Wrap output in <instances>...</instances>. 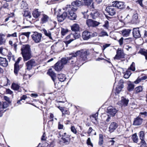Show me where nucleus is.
Here are the masks:
<instances>
[{
	"instance_id": "f257e3e1",
	"label": "nucleus",
	"mask_w": 147,
	"mask_h": 147,
	"mask_svg": "<svg viewBox=\"0 0 147 147\" xmlns=\"http://www.w3.org/2000/svg\"><path fill=\"white\" fill-rule=\"evenodd\" d=\"M21 54L24 61L30 60L32 57L30 46L28 44L23 45L21 49Z\"/></svg>"
},
{
	"instance_id": "f03ea898",
	"label": "nucleus",
	"mask_w": 147,
	"mask_h": 147,
	"mask_svg": "<svg viewBox=\"0 0 147 147\" xmlns=\"http://www.w3.org/2000/svg\"><path fill=\"white\" fill-rule=\"evenodd\" d=\"M72 53L74 59L75 58L74 57L76 58V65H78L80 62L87 59V55L86 51L82 52L80 51H78L76 52H72Z\"/></svg>"
},
{
	"instance_id": "7ed1b4c3",
	"label": "nucleus",
	"mask_w": 147,
	"mask_h": 147,
	"mask_svg": "<svg viewBox=\"0 0 147 147\" xmlns=\"http://www.w3.org/2000/svg\"><path fill=\"white\" fill-rule=\"evenodd\" d=\"M66 10L67 11V18L71 20H74L76 19V15L74 12L76 11L77 8L76 7H74L70 5H67L65 8Z\"/></svg>"
},
{
	"instance_id": "20e7f679",
	"label": "nucleus",
	"mask_w": 147,
	"mask_h": 147,
	"mask_svg": "<svg viewBox=\"0 0 147 147\" xmlns=\"http://www.w3.org/2000/svg\"><path fill=\"white\" fill-rule=\"evenodd\" d=\"M69 57H67L63 58L60 61H59V62L63 66L64 65L67 63L72 64L75 63L76 58L75 57H74L75 58L74 59L72 53H69Z\"/></svg>"
},
{
	"instance_id": "39448f33",
	"label": "nucleus",
	"mask_w": 147,
	"mask_h": 147,
	"mask_svg": "<svg viewBox=\"0 0 147 147\" xmlns=\"http://www.w3.org/2000/svg\"><path fill=\"white\" fill-rule=\"evenodd\" d=\"M31 37L34 42L37 43L40 42L42 37V34L38 32H34L31 35Z\"/></svg>"
},
{
	"instance_id": "423d86ee",
	"label": "nucleus",
	"mask_w": 147,
	"mask_h": 147,
	"mask_svg": "<svg viewBox=\"0 0 147 147\" xmlns=\"http://www.w3.org/2000/svg\"><path fill=\"white\" fill-rule=\"evenodd\" d=\"M60 136H62L61 139L62 140L63 143L67 145L69 143L70 140V136L67 134L65 132L62 134L61 133L59 134Z\"/></svg>"
},
{
	"instance_id": "0eeeda50",
	"label": "nucleus",
	"mask_w": 147,
	"mask_h": 147,
	"mask_svg": "<svg viewBox=\"0 0 147 147\" xmlns=\"http://www.w3.org/2000/svg\"><path fill=\"white\" fill-rule=\"evenodd\" d=\"M125 54L121 49H119L117 50L116 54L114 57V59L118 60L121 58H124L125 57Z\"/></svg>"
},
{
	"instance_id": "6e6552de",
	"label": "nucleus",
	"mask_w": 147,
	"mask_h": 147,
	"mask_svg": "<svg viewBox=\"0 0 147 147\" xmlns=\"http://www.w3.org/2000/svg\"><path fill=\"white\" fill-rule=\"evenodd\" d=\"M86 24L89 27H95L99 25V23L91 19H88L86 21Z\"/></svg>"
},
{
	"instance_id": "1a4fd4ad",
	"label": "nucleus",
	"mask_w": 147,
	"mask_h": 147,
	"mask_svg": "<svg viewBox=\"0 0 147 147\" xmlns=\"http://www.w3.org/2000/svg\"><path fill=\"white\" fill-rule=\"evenodd\" d=\"M36 65L35 60L34 59H31L29 60L26 63V69L29 70L31 69L33 66Z\"/></svg>"
},
{
	"instance_id": "9d476101",
	"label": "nucleus",
	"mask_w": 147,
	"mask_h": 147,
	"mask_svg": "<svg viewBox=\"0 0 147 147\" xmlns=\"http://www.w3.org/2000/svg\"><path fill=\"white\" fill-rule=\"evenodd\" d=\"M117 112L116 109L112 106H109L107 108V113L111 116H114Z\"/></svg>"
},
{
	"instance_id": "9b49d317",
	"label": "nucleus",
	"mask_w": 147,
	"mask_h": 147,
	"mask_svg": "<svg viewBox=\"0 0 147 147\" xmlns=\"http://www.w3.org/2000/svg\"><path fill=\"white\" fill-rule=\"evenodd\" d=\"M113 3L112 5L113 7L121 9H123L125 7V5L123 2L115 1L113 2Z\"/></svg>"
},
{
	"instance_id": "f8f14e48",
	"label": "nucleus",
	"mask_w": 147,
	"mask_h": 147,
	"mask_svg": "<svg viewBox=\"0 0 147 147\" xmlns=\"http://www.w3.org/2000/svg\"><path fill=\"white\" fill-rule=\"evenodd\" d=\"M67 12L65 11L60 14L59 13L57 15V18L59 22H61L63 21L65 18L67 17Z\"/></svg>"
},
{
	"instance_id": "ddd939ff",
	"label": "nucleus",
	"mask_w": 147,
	"mask_h": 147,
	"mask_svg": "<svg viewBox=\"0 0 147 147\" xmlns=\"http://www.w3.org/2000/svg\"><path fill=\"white\" fill-rule=\"evenodd\" d=\"M118 124L115 122H113L111 123L109 128V131L110 133H112L118 127Z\"/></svg>"
},
{
	"instance_id": "4468645a",
	"label": "nucleus",
	"mask_w": 147,
	"mask_h": 147,
	"mask_svg": "<svg viewBox=\"0 0 147 147\" xmlns=\"http://www.w3.org/2000/svg\"><path fill=\"white\" fill-rule=\"evenodd\" d=\"M113 7H107L105 11L108 13L109 15L113 16L116 14V9Z\"/></svg>"
},
{
	"instance_id": "2eb2a0df",
	"label": "nucleus",
	"mask_w": 147,
	"mask_h": 147,
	"mask_svg": "<svg viewBox=\"0 0 147 147\" xmlns=\"http://www.w3.org/2000/svg\"><path fill=\"white\" fill-rule=\"evenodd\" d=\"M92 33L87 30L84 31L82 34V38L84 40H88L92 36Z\"/></svg>"
},
{
	"instance_id": "dca6fc26",
	"label": "nucleus",
	"mask_w": 147,
	"mask_h": 147,
	"mask_svg": "<svg viewBox=\"0 0 147 147\" xmlns=\"http://www.w3.org/2000/svg\"><path fill=\"white\" fill-rule=\"evenodd\" d=\"M129 101V100L128 99L124 97H122L119 103L121 107H125L127 106Z\"/></svg>"
},
{
	"instance_id": "f3484780",
	"label": "nucleus",
	"mask_w": 147,
	"mask_h": 147,
	"mask_svg": "<svg viewBox=\"0 0 147 147\" xmlns=\"http://www.w3.org/2000/svg\"><path fill=\"white\" fill-rule=\"evenodd\" d=\"M140 20L138 18V14L135 12L133 14L132 18L131 21V22L133 24H138Z\"/></svg>"
},
{
	"instance_id": "a211bd4d",
	"label": "nucleus",
	"mask_w": 147,
	"mask_h": 147,
	"mask_svg": "<svg viewBox=\"0 0 147 147\" xmlns=\"http://www.w3.org/2000/svg\"><path fill=\"white\" fill-rule=\"evenodd\" d=\"M47 73L51 77L52 80L54 82L55 85L56 86V82L55 81L56 78V74L51 69H50L48 71Z\"/></svg>"
},
{
	"instance_id": "6ab92c4d",
	"label": "nucleus",
	"mask_w": 147,
	"mask_h": 147,
	"mask_svg": "<svg viewBox=\"0 0 147 147\" xmlns=\"http://www.w3.org/2000/svg\"><path fill=\"white\" fill-rule=\"evenodd\" d=\"M132 34L133 36L136 38H140L141 36L139 28H134L133 30Z\"/></svg>"
},
{
	"instance_id": "aec40b11",
	"label": "nucleus",
	"mask_w": 147,
	"mask_h": 147,
	"mask_svg": "<svg viewBox=\"0 0 147 147\" xmlns=\"http://www.w3.org/2000/svg\"><path fill=\"white\" fill-rule=\"evenodd\" d=\"M82 0H76L71 3V5L70 6L74 7H79L82 5Z\"/></svg>"
},
{
	"instance_id": "412c9836",
	"label": "nucleus",
	"mask_w": 147,
	"mask_h": 147,
	"mask_svg": "<svg viewBox=\"0 0 147 147\" xmlns=\"http://www.w3.org/2000/svg\"><path fill=\"white\" fill-rule=\"evenodd\" d=\"M49 19V18L48 16L45 14H43L40 19V23L42 24H45L47 22H48Z\"/></svg>"
},
{
	"instance_id": "4be33fe9",
	"label": "nucleus",
	"mask_w": 147,
	"mask_h": 147,
	"mask_svg": "<svg viewBox=\"0 0 147 147\" xmlns=\"http://www.w3.org/2000/svg\"><path fill=\"white\" fill-rule=\"evenodd\" d=\"M0 65L6 67L8 65V62L6 58L0 57Z\"/></svg>"
},
{
	"instance_id": "5701e85b",
	"label": "nucleus",
	"mask_w": 147,
	"mask_h": 147,
	"mask_svg": "<svg viewBox=\"0 0 147 147\" xmlns=\"http://www.w3.org/2000/svg\"><path fill=\"white\" fill-rule=\"evenodd\" d=\"M85 5L87 6L88 7H90V9L94 8L93 3H92L93 0H83Z\"/></svg>"
},
{
	"instance_id": "b1692460",
	"label": "nucleus",
	"mask_w": 147,
	"mask_h": 147,
	"mask_svg": "<svg viewBox=\"0 0 147 147\" xmlns=\"http://www.w3.org/2000/svg\"><path fill=\"white\" fill-rule=\"evenodd\" d=\"M143 119L139 117L134 119L133 124L135 125H140L142 123Z\"/></svg>"
},
{
	"instance_id": "393cba45",
	"label": "nucleus",
	"mask_w": 147,
	"mask_h": 147,
	"mask_svg": "<svg viewBox=\"0 0 147 147\" xmlns=\"http://www.w3.org/2000/svg\"><path fill=\"white\" fill-rule=\"evenodd\" d=\"M63 67L59 61H58L55 64L54 69L57 71H59L63 69Z\"/></svg>"
},
{
	"instance_id": "a878e982",
	"label": "nucleus",
	"mask_w": 147,
	"mask_h": 147,
	"mask_svg": "<svg viewBox=\"0 0 147 147\" xmlns=\"http://www.w3.org/2000/svg\"><path fill=\"white\" fill-rule=\"evenodd\" d=\"M42 31L46 36L48 37L51 40H53L51 36V33L49 31L47 30L44 28L42 29Z\"/></svg>"
},
{
	"instance_id": "bb28decb",
	"label": "nucleus",
	"mask_w": 147,
	"mask_h": 147,
	"mask_svg": "<svg viewBox=\"0 0 147 147\" xmlns=\"http://www.w3.org/2000/svg\"><path fill=\"white\" fill-rule=\"evenodd\" d=\"M124 85L123 84H118V85L116 87L115 91L117 94H119L123 88Z\"/></svg>"
},
{
	"instance_id": "cd10ccee",
	"label": "nucleus",
	"mask_w": 147,
	"mask_h": 147,
	"mask_svg": "<svg viewBox=\"0 0 147 147\" xmlns=\"http://www.w3.org/2000/svg\"><path fill=\"white\" fill-rule=\"evenodd\" d=\"M57 77L59 80L61 82H64L66 79L65 75L63 74H58Z\"/></svg>"
},
{
	"instance_id": "c85d7f7f",
	"label": "nucleus",
	"mask_w": 147,
	"mask_h": 147,
	"mask_svg": "<svg viewBox=\"0 0 147 147\" xmlns=\"http://www.w3.org/2000/svg\"><path fill=\"white\" fill-rule=\"evenodd\" d=\"M131 30L130 29H124L122 31V34L123 36H128L131 32Z\"/></svg>"
},
{
	"instance_id": "c756f323",
	"label": "nucleus",
	"mask_w": 147,
	"mask_h": 147,
	"mask_svg": "<svg viewBox=\"0 0 147 147\" xmlns=\"http://www.w3.org/2000/svg\"><path fill=\"white\" fill-rule=\"evenodd\" d=\"M71 30L72 31L76 32L79 30V25L77 24H75L71 26Z\"/></svg>"
},
{
	"instance_id": "7c9ffc66",
	"label": "nucleus",
	"mask_w": 147,
	"mask_h": 147,
	"mask_svg": "<svg viewBox=\"0 0 147 147\" xmlns=\"http://www.w3.org/2000/svg\"><path fill=\"white\" fill-rule=\"evenodd\" d=\"M38 9H36L32 13L33 16L35 18H38L40 15V12H39Z\"/></svg>"
},
{
	"instance_id": "2f4dec72",
	"label": "nucleus",
	"mask_w": 147,
	"mask_h": 147,
	"mask_svg": "<svg viewBox=\"0 0 147 147\" xmlns=\"http://www.w3.org/2000/svg\"><path fill=\"white\" fill-rule=\"evenodd\" d=\"M11 87L13 90H17L19 89L20 86L18 84L13 83L12 84Z\"/></svg>"
},
{
	"instance_id": "473e14b6",
	"label": "nucleus",
	"mask_w": 147,
	"mask_h": 147,
	"mask_svg": "<svg viewBox=\"0 0 147 147\" xmlns=\"http://www.w3.org/2000/svg\"><path fill=\"white\" fill-rule=\"evenodd\" d=\"M48 24L50 26H51L52 27L55 28L57 24V22L56 21H53L50 19L48 22Z\"/></svg>"
},
{
	"instance_id": "72a5a7b5",
	"label": "nucleus",
	"mask_w": 147,
	"mask_h": 147,
	"mask_svg": "<svg viewBox=\"0 0 147 147\" xmlns=\"http://www.w3.org/2000/svg\"><path fill=\"white\" fill-rule=\"evenodd\" d=\"M140 53L145 56V58L146 60H147V49L143 50H140L139 51Z\"/></svg>"
},
{
	"instance_id": "f704fd0d",
	"label": "nucleus",
	"mask_w": 147,
	"mask_h": 147,
	"mask_svg": "<svg viewBox=\"0 0 147 147\" xmlns=\"http://www.w3.org/2000/svg\"><path fill=\"white\" fill-rule=\"evenodd\" d=\"M20 70V66L19 65H14V72L15 74L17 75L18 71Z\"/></svg>"
},
{
	"instance_id": "c9c22d12",
	"label": "nucleus",
	"mask_w": 147,
	"mask_h": 147,
	"mask_svg": "<svg viewBox=\"0 0 147 147\" xmlns=\"http://www.w3.org/2000/svg\"><path fill=\"white\" fill-rule=\"evenodd\" d=\"M134 84L131 83H129L128 84L127 89L130 92L134 90Z\"/></svg>"
},
{
	"instance_id": "e433bc0d",
	"label": "nucleus",
	"mask_w": 147,
	"mask_h": 147,
	"mask_svg": "<svg viewBox=\"0 0 147 147\" xmlns=\"http://www.w3.org/2000/svg\"><path fill=\"white\" fill-rule=\"evenodd\" d=\"M142 86H141L136 87L135 89V93L138 94L141 92L142 91Z\"/></svg>"
},
{
	"instance_id": "4c0bfd02",
	"label": "nucleus",
	"mask_w": 147,
	"mask_h": 147,
	"mask_svg": "<svg viewBox=\"0 0 147 147\" xmlns=\"http://www.w3.org/2000/svg\"><path fill=\"white\" fill-rule=\"evenodd\" d=\"M139 137L140 140L144 139L145 138V133L144 131H140L139 133Z\"/></svg>"
},
{
	"instance_id": "58836bf2",
	"label": "nucleus",
	"mask_w": 147,
	"mask_h": 147,
	"mask_svg": "<svg viewBox=\"0 0 147 147\" xmlns=\"http://www.w3.org/2000/svg\"><path fill=\"white\" fill-rule=\"evenodd\" d=\"M131 138L134 142L137 143L138 142V137L136 134L133 135Z\"/></svg>"
},
{
	"instance_id": "ea45409f",
	"label": "nucleus",
	"mask_w": 147,
	"mask_h": 147,
	"mask_svg": "<svg viewBox=\"0 0 147 147\" xmlns=\"http://www.w3.org/2000/svg\"><path fill=\"white\" fill-rule=\"evenodd\" d=\"M131 74V73L130 71L127 70L125 72V74L124 75V77L126 79H128L129 78Z\"/></svg>"
},
{
	"instance_id": "a19ab883",
	"label": "nucleus",
	"mask_w": 147,
	"mask_h": 147,
	"mask_svg": "<svg viewBox=\"0 0 147 147\" xmlns=\"http://www.w3.org/2000/svg\"><path fill=\"white\" fill-rule=\"evenodd\" d=\"M3 36L4 37L5 35L3 34H0V45L4 44L5 42V40Z\"/></svg>"
},
{
	"instance_id": "79ce46f5",
	"label": "nucleus",
	"mask_w": 147,
	"mask_h": 147,
	"mask_svg": "<svg viewBox=\"0 0 147 147\" xmlns=\"http://www.w3.org/2000/svg\"><path fill=\"white\" fill-rule=\"evenodd\" d=\"M128 69H129L133 71H134L135 70V63L134 62H133L131 65L130 67H129Z\"/></svg>"
},
{
	"instance_id": "37998d69",
	"label": "nucleus",
	"mask_w": 147,
	"mask_h": 147,
	"mask_svg": "<svg viewBox=\"0 0 147 147\" xmlns=\"http://www.w3.org/2000/svg\"><path fill=\"white\" fill-rule=\"evenodd\" d=\"M71 37H74V39H78L80 38V35L78 33L75 32L74 34H71Z\"/></svg>"
},
{
	"instance_id": "c03bdc74",
	"label": "nucleus",
	"mask_w": 147,
	"mask_h": 147,
	"mask_svg": "<svg viewBox=\"0 0 147 147\" xmlns=\"http://www.w3.org/2000/svg\"><path fill=\"white\" fill-rule=\"evenodd\" d=\"M103 136L101 134L99 135V140L98 142V144L100 145H102L103 144Z\"/></svg>"
},
{
	"instance_id": "a18cd8bd",
	"label": "nucleus",
	"mask_w": 147,
	"mask_h": 147,
	"mask_svg": "<svg viewBox=\"0 0 147 147\" xmlns=\"http://www.w3.org/2000/svg\"><path fill=\"white\" fill-rule=\"evenodd\" d=\"M21 36H22V35L26 36V38H27V39L28 40V39L29 37V36L30 34V32H22L21 33Z\"/></svg>"
},
{
	"instance_id": "49530a36",
	"label": "nucleus",
	"mask_w": 147,
	"mask_h": 147,
	"mask_svg": "<svg viewBox=\"0 0 147 147\" xmlns=\"http://www.w3.org/2000/svg\"><path fill=\"white\" fill-rule=\"evenodd\" d=\"M105 36H109L107 32L104 30L101 31L100 33V36L101 37H104Z\"/></svg>"
},
{
	"instance_id": "de8ad7c7",
	"label": "nucleus",
	"mask_w": 147,
	"mask_h": 147,
	"mask_svg": "<svg viewBox=\"0 0 147 147\" xmlns=\"http://www.w3.org/2000/svg\"><path fill=\"white\" fill-rule=\"evenodd\" d=\"M90 15L92 19H95L98 15V13L97 12L91 13Z\"/></svg>"
},
{
	"instance_id": "09e8293b",
	"label": "nucleus",
	"mask_w": 147,
	"mask_h": 147,
	"mask_svg": "<svg viewBox=\"0 0 147 147\" xmlns=\"http://www.w3.org/2000/svg\"><path fill=\"white\" fill-rule=\"evenodd\" d=\"M141 146L142 147H147V144L145 141L144 139L141 140Z\"/></svg>"
},
{
	"instance_id": "8fccbe9b",
	"label": "nucleus",
	"mask_w": 147,
	"mask_h": 147,
	"mask_svg": "<svg viewBox=\"0 0 147 147\" xmlns=\"http://www.w3.org/2000/svg\"><path fill=\"white\" fill-rule=\"evenodd\" d=\"M98 115V113L96 112L95 114L92 115L91 118L94 119L95 121H97Z\"/></svg>"
},
{
	"instance_id": "3c124183",
	"label": "nucleus",
	"mask_w": 147,
	"mask_h": 147,
	"mask_svg": "<svg viewBox=\"0 0 147 147\" xmlns=\"http://www.w3.org/2000/svg\"><path fill=\"white\" fill-rule=\"evenodd\" d=\"M74 40L73 39H70L68 40H65L64 42L65 44L66 47H67L69 44H70L71 42Z\"/></svg>"
},
{
	"instance_id": "603ef678",
	"label": "nucleus",
	"mask_w": 147,
	"mask_h": 147,
	"mask_svg": "<svg viewBox=\"0 0 147 147\" xmlns=\"http://www.w3.org/2000/svg\"><path fill=\"white\" fill-rule=\"evenodd\" d=\"M139 115L140 117H145L147 116V112L146 111L140 112V113Z\"/></svg>"
},
{
	"instance_id": "864d4df0",
	"label": "nucleus",
	"mask_w": 147,
	"mask_h": 147,
	"mask_svg": "<svg viewBox=\"0 0 147 147\" xmlns=\"http://www.w3.org/2000/svg\"><path fill=\"white\" fill-rule=\"evenodd\" d=\"M71 131L74 134H76L77 133V131L74 126H72L71 127Z\"/></svg>"
},
{
	"instance_id": "5fc2aeb1",
	"label": "nucleus",
	"mask_w": 147,
	"mask_h": 147,
	"mask_svg": "<svg viewBox=\"0 0 147 147\" xmlns=\"http://www.w3.org/2000/svg\"><path fill=\"white\" fill-rule=\"evenodd\" d=\"M24 16L25 17H28L29 18H30L31 17L30 13L29 12H28L27 11L25 12Z\"/></svg>"
},
{
	"instance_id": "6e6d98bb",
	"label": "nucleus",
	"mask_w": 147,
	"mask_h": 147,
	"mask_svg": "<svg viewBox=\"0 0 147 147\" xmlns=\"http://www.w3.org/2000/svg\"><path fill=\"white\" fill-rule=\"evenodd\" d=\"M68 32V30L62 29L61 31V34L62 35L64 36Z\"/></svg>"
},
{
	"instance_id": "4d7b16f0",
	"label": "nucleus",
	"mask_w": 147,
	"mask_h": 147,
	"mask_svg": "<svg viewBox=\"0 0 147 147\" xmlns=\"http://www.w3.org/2000/svg\"><path fill=\"white\" fill-rule=\"evenodd\" d=\"M86 143L88 145H90L92 146H93L92 143L91 142L90 139V138H88V139L87 140Z\"/></svg>"
},
{
	"instance_id": "13d9d810",
	"label": "nucleus",
	"mask_w": 147,
	"mask_h": 147,
	"mask_svg": "<svg viewBox=\"0 0 147 147\" xmlns=\"http://www.w3.org/2000/svg\"><path fill=\"white\" fill-rule=\"evenodd\" d=\"M11 36L13 37H17V33L16 32H15L14 33L12 34H8L7 35V37H9Z\"/></svg>"
},
{
	"instance_id": "bf43d9fd",
	"label": "nucleus",
	"mask_w": 147,
	"mask_h": 147,
	"mask_svg": "<svg viewBox=\"0 0 147 147\" xmlns=\"http://www.w3.org/2000/svg\"><path fill=\"white\" fill-rule=\"evenodd\" d=\"M109 22L108 21L106 20L105 21V24L104 25H103V27H104L106 28L107 29L108 28V26H109Z\"/></svg>"
},
{
	"instance_id": "052dcab7",
	"label": "nucleus",
	"mask_w": 147,
	"mask_h": 147,
	"mask_svg": "<svg viewBox=\"0 0 147 147\" xmlns=\"http://www.w3.org/2000/svg\"><path fill=\"white\" fill-rule=\"evenodd\" d=\"M125 49L127 50L131 51L132 50V48L129 45H127L125 46Z\"/></svg>"
},
{
	"instance_id": "680f3d73",
	"label": "nucleus",
	"mask_w": 147,
	"mask_h": 147,
	"mask_svg": "<svg viewBox=\"0 0 147 147\" xmlns=\"http://www.w3.org/2000/svg\"><path fill=\"white\" fill-rule=\"evenodd\" d=\"M3 106V107L4 109L6 108L8 106V104L6 102H4L3 103H2Z\"/></svg>"
},
{
	"instance_id": "e2e57ef3",
	"label": "nucleus",
	"mask_w": 147,
	"mask_h": 147,
	"mask_svg": "<svg viewBox=\"0 0 147 147\" xmlns=\"http://www.w3.org/2000/svg\"><path fill=\"white\" fill-rule=\"evenodd\" d=\"M123 37H121L118 40V42L119 43V44L120 46H121L123 44Z\"/></svg>"
},
{
	"instance_id": "0e129e2a",
	"label": "nucleus",
	"mask_w": 147,
	"mask_h": 147,
	"mask_svg": "<svg viewBox=\"0 0 147 147\" xmlns=\"http://www.w3.org/2000/svg\"><path fill=\"white\" fill-rule=\"evenodd\" d=\"M6 92L7 94H11L13 93V92L9 88L6 89Z\"/></svg>"
},
{
	"instance_id": "69168bd1",
	"label": "nucleus",
	"mask_w": 147,
	"mask_h": 147,
	"mask_svg": "<svg viewBox=\"0 0 147 147\" xmlns=\"http://www.w3.org/2000/svg\"><path fill=\"white\" fill-rule=\"evenodd\" d=\"M141 80L140 78L138 77L136 80L134 82V83L136 84H137L140 82Z\"/></svg>"
},
{
	"instance_id": "338daca9",
	"label": "nucleus",
	"mask_w": 147,
	"mask_h": 147,
	"mask_svg": "<svg viewBox=\"0 0 147 147\" xmlns=\"http://www.w3.org/2000/svg\"><path fill=\"white\" fill-rule=\"evenodd\" d=\"M22 59V58L21 57H19L17 61L14 64V65H19V63L20 61Z\"/></svg>"
},
{
	"instance_id": "774afa93",
	"label": "nucleus",
	"mask_w": 147,
	"mask_h": 147,
	"mask_svg": "<svg viewBox=\"0 0 147 147\" xmlns=\"http://www.w3.org/2000/svg\"><path fill=\"white\" fill-rule=\"evenodd\" d=\"M63 125L61 124L59 122V123L58 124V128L59 129H63Z\"/></svg>"
}]
</instances>
